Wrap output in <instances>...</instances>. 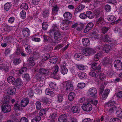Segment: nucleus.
<instances>
[{"mask_svg":"<svg viewBox=\"0 0 122 122\" xmlns=\"http://www.w3.org/2000/svg\"><path fill=\"white\" fill-rule=\"evenodd\" d=\"M78 76L81 78H82L86 77V73L84 72H80L78 75Z\"/></svg>","mask_w":122,"mask_h":122,"instance_id":"62","label":"nucleus"},{"mask_svg":"<svg viewBox=\"0 0 122 122\" xmlns=\"http://www.w3.org/2000/svg\"><path fill=\"white\" fill-rule=\"evenodd\" d=\"M49 86L51 88L54 89L56 90V89L57 88L56 84L54 82H52L50 83L49 84Z\"/></svg>","mask_w":122,"mask_h":122,"instance_id":"55","label":"nucleus"},{"mask_svg":"<svg viewBox=\"0 0 122 122\" xmlns=\"http://www.w3.org/2000/svg\"><path fill=\"white\" fill-rule=\"evenodd\" d=\"M110 61V59L109 58L106 57L104 58L102 60V64L103 66H107L108 64Z\"/></svg>","mask_w":122,"mask_h":122,"instance_id":"25","label":"nucleus"},{"mask_svg":"<svg viewBox=\"0 0 122 122\" xmlns=\"http://www.w3.org/2000/svg\"><path fill=\"white\" fill-rule=\"evenodd\" d=\"M94 13L96 16L97 19H98L97 18L102 16V14L100 13L99 11L98 10H95Z\"/></svg>","mask_w":122,"mask_h":122,"instance_id":"50","label":"nucleus"},{"mask_svg":"<svg viewBox=\"0 0 122 122\" xmlns=\"http://www.w3.org/2000/svg\"><path fill=\"white\" fill-rule=\"evenodd\" d=\"M75 96V93L73 92H71L69 94L68 99L70 101H72L74 99Z\"/></svg>","mask_w":122,"mask_h":122,"instance_id":"34","label":"nucleus"},{"mask_svg":"<svg viewBox=\"0 0 122 122\" xmlns=\"http://www.w3.org/2000/svg\"><path fill=\"white\" fill-rule=\"evenodd\" d=\"M98 72L97 71L93 70H91L89 72L90 75L94 77H97L99 75Z\"/></svg>","mask_w":122,"mask_h":122,"instance_id":"16","label":"nucleus"},{"mask_svg":"<svg viewBox=\"0 0 122 122\" xmlns=\"http://www.w3.org/2000/svg\"><path fill=\"white\" fill-rule=\"evenodd\" d=\"M67 118V116L65 114H62L59 117L58 120L60 122L63 121Z\"/></svg>","mask_w":122,"mask_h":122,"instance_id":"35","label":"nucleus"},{"mask_svg":"<svg viewBox=\"0 0 122 122\" xmlns=\"http://www.w3.org/2000/svg\"><path fill=\"white\" fill-rule=\"evenodd\" d=\"M14 83L16 86H19L22 84L23 82L21 79L18 78L15 80Z\"/></svg>","mask_w":122,"mask_h":122,"instance_id":"37","label":"nucleus"},{"mask_svg":"<svg viewBox=\"0 0 122 122\" xmlns=\"http://www.w3.org/2000/svg\"><path fill=\"white\" fill-rule=\"evenodd\" d=\"M98 33L95 31H93L90 34V36H92V37H94L96 38H97V37L98 36Z\"/></svg>","mask_w":122,"mask_h":122,"instance_id":"57","label":"nucleus"},{"mask_svg":"<svg viewBox=\"0 0 122 122\" xmlns=\"http://www.w3.org/2000/svg\"><path fill=\"white\" fill-rule=\"evenodd\" d=\"M82 44L85 46H89L90 45V41L88 38H84L82 40Z\"/></svg>","mask_w":122,"mask_h":122,"instance_id":"20","label":"nucleus"},{"mask_svg":"<svg viewBox=\"0 0 122 122\" xmlns=\"http://www.w3.org/2000/svg\"><path fill=\"white\" fill-rule=\"evenodd\" d=\"M100 38L104 42H109L111 41L110 37L107 35H102Z\"/></svg>","mask_w":122,"mask_h":122,"instance_id":"14","label":"nucleus"},{"mask_svg":"<svg viewBox=\"0 0 122 122\" xmlns=\"http://www.w3.org/2000/svg\"><path fill=\"white\" fill-rule=\"evenodd\" d=\"M15 80L13 76H10L7 78V81L8 82L10 83H12Z\"/></svg>","mask_w":122,"mask_h":122,"instance_id":"44","label":"nucleus"},{"mask_svg":"<svg viewBox=\"0 0 122 122\" xmlns=\"http://www.w3.org/2000/svg\"><path fill=\"white\" fill-rule=\"evenodd\" d=\"M115 103V102L114 101H110L106 104V107H107L113 106Z\"/></svg>","mask_w":122,"mask_h":122,"instance_id":"39","label":"nucleus"},{"mask_svg":"<svg viewBox=\"0 0 122 122\" xmlns=\"http://www.w3.org/2000/svg\"><path fill=\"white\" fill-rule=\"evenodd\" d=\"M71 23V22L68 20H63L62 24L63 26L61 27L62 29L63 30H66L68 28V25ZM61 27H62L61 26Z\"/></svg>","mask_w":122,"mask_h":122,"instance_id":"7","label":"nucleus"},{"mask_svg":"<svg viewBox=\"0 0 122 122\" xmlns=\"http://www.w3.org/2000/svg\"><path fill=\"white\" fill-rule=\"evenodd\" d=\"M21 60L19 58H15L13 60L14 64L16 65L19 64L21 61Z\"/></svg>","mask_w":122,"mask_h":122,"instance_id":"45","label":"nucleus"},{"mask_svg":"<svg viewBox=\"0 0 122 122\" xmlns=\"http://www.w3.org/2000/svg\"><path fill=\"white\" fill-rule=\"evenodd\" d=\"M83 55L85 56H89L94 54L95 52L94 49L92 48H86L83 49L82 51Z\"/></svg>","mask_w":122,"mask_h":122,"instance_id":"1","label":"nucleus"},{"mask_svg":"<svg viewBox=\"0 0 122 122\" xmlns=\"http://www.w3.org/2000/svg\"><path fill=\"white\" fill-rule=\"evenodd\" d=\"M108 30V28L107 27H103L102 28L101 30V35H103V34H105L106 33Z\"/></svg>","mask_w":122,"mask_h":122,"instance_id":"52","label":"nucleus"},{"mask_svg":"<svg viewBox=\"0 0 122 122\" xmlns=\"http://www.w3.org/2000/svg\"><path fill=\"white\" fill-rule=\"evenodd\" d=\"M98 19H97V23L99 24V23H102L103 19V16H102H102L100 17H99L98 18H97Z\"/></svg>","mask_w":122,"mask_h":122,"instance_id":"61","label":"nucleus"},{"mask_svg":"<svg viewBox=\"0 0 122 122\" xmlns=\"http://www.w3.org/2000/svg\"><path fill=\"white\" fill-rule=\"evenodd\" d=\"M29 102L28 99L27 98L23 99L21 101L20 105L21 107H25L28 104Z\"/></svg>","mask_w":122,"mask_h":122,"instance_id":"17","label":"nucleus"},{"mask_svg":"<svg viewBox=\"0 0 122 122\" xmlns=\"http://www.w3.org/2000/svg\"><path fill=\"white\" fill-rule=\"evenodd\" d=\"M59 9V7L57 5L53 6L52 9L51 14L52 15H55L57 14V12Z\"/></svg>","mask_w":122,"mask_h":122,"instance_id":"22","label":"nucleus"},{"mask_svg":"<svg viewBox=\"0 0 122 122\" xmlns=\"http://www.w3.org/2000/svg\"><path fill=\"white\" fill-rule=\"evenodd\" d=\"M86 17H87L90 19H92L94 18V15L92 11H87L86 13Z\"/></svg>","mask_w":122,"mask_h":122,"instance_id":"27","label":"nucleus"},{"mask_svg":"<svg viewBox=\"0 0 122 122\" xmlns=\"http://www.w3.org/2000/svg\"><path fill=\"white\" fill-rule=\"evenodd\" d=\"M46 111L44 109H42L40 110L39 114L40 116H42L46 114Z\"/></svg>","mask_w":122,"mask_h":122,"instance_id":"63","label":"nucleus"},{"mask_svg":"<svg viewBox=\"0 0 122 122\" xmlns=\"http://www.w3.org/2000/svg\"><path fill=\"white\" fill-rule=\"evenodd\" d=\"M111 48V46L109 45L106 44L103 47V50L106 53L108 52Z\"/></svg>","mask_w":122,"mask_h":122,"instance_id":"41","label":"nucleus"},{"mask_svg":"<svg viewBox=\"0 0 122 122\" xmlns=\"http://www.w3.org/2000/svg\"><path fill=\"white\" fill-rule=\"evenodd\" d=\"M40 101L46 104L50 103L51 102V100L46 97H44L41 99Z\"/></svg>","mask_w":122,"mask_h":122,"instance_id":"33","label":"nucleus"},{"mask_svg":"<svg viewBox=\"0 0 122 122\" xmlns=\"http://www.w3.org/2000/svg\"><path fill=\"white\" fill-rule=\"evenodd\" d=\"M22 107H21L19 104L15 103L14 106V109L17 110H22Z\"/></svg>","mask_w":122,"mask_h":122,"instance_id":"42","label":"nucleus"},{"mask_svg":"<svg viewBox=\"0 0 122 122\" xmlns=\"http://www.w3.org/2000/svg\"><path fill=\"white\" fill-rule=\"evenodd\" d=\"M102 55L101 53H98L96 54L94 57V59L96 61H98Z\"/></svg>","mask_w":122,"mask_h":122,"instance_id":"48","label":"nucleus"},{"mask_svg":"<svg viewBox=\"0 0 122 122\" xmlns=\"http://www.w3.org/2000/svg\"><path fill=\"white\" fill-rule=\"evenodd\" d=\"M110 91V90L108 89H106L104 91L102 97V98L103 100L107 98L109 93Z\"/></svg>","mask_w":122,"mask_h":122,"instance_id":"23","label":"nucleus"},{"mask_svg":"<svg viewBox=\"0 0 122 122\" xmlns=\"http://www.w3.org/2000/svg\"><path fill=\"white\" fill-rule=\"evenodd\" d=\"M76 66L79 70H84L86 69L87 66L82 64L76 65Z\"/></svg>","mask_w":122,"mask_h":122,"instance_id":"32","label":"nucleus"},{"mask_svg":"<svg viewBox=\"0 0 122 122\" xmlns=\"http://www.w3.org/2000/svg\"><path fill=\"white\" fill-rule=\"evenodd\" d=\"M27 68L25 67H23L21 69L18 71L19 74L20 75L23 74L26 71Z\"/></svg>","mask_w":122,"mask_h":122,"instance_id":"47","label":"nucleus"},{"mask_svg":"<svg viewBox=\"0 0 122 122\" xmlns=\"http://www.w3.org/2000/svg\"><path fill=\"white\" fill-rule=\"evenodd\" d=\"M22 77L24 79L26 80L27 82L30 80V78L29 74L28 73H25L22 75Z\"/></svg>","mask_w":122,"mask_h":122,"instance_id":"36","label":"nucleus"},{"mask_svg":"<svg viewBox=\"0 0 122 122\" xmlns=\"http://www.w3.org/2000/svg\"><path fill=\"white\" fill-rule=\"evenodd\" d=\"M116 113L117 117H122V110H117Z\"/></svg>","mask_w":122,"mask_h":122,"instance_id":"56","label":"nucleus"},{"mask_svg":"<svg viewBox=\"0 0 122 122\" xmlns=\"http://www.w3.org/2000/svg\"><path fill=\"white\" fill-rule=\"evenodd\" d=\"M114 66L116 69H118L117 70L122 69V63L121 61L118 60L114 61Z\"/></svg>","mask_w":122,"mask_h":122,"instance_id":"2","label":"nucleus"},{"mask_svg":"<svg viewBox=\"0 0 122 122\" xmlns=\"http://www.w3.org/2000/svg\"><path fill=\"white\" fill-rule=\"evenodd\" d=\"M92 68L94 70H96L98 72H101L102 71L101 67L100 65H98L96 61L94 62L92 65Z\"/></svg>","mask_w":122,"mask_h":122,"instance_id":"5","label":"nucleus"},{"mask_svg":"<svg viewBox=\"0 0 122 122\" xmlns=\"http://www.w3.org/2000/svg\"><path fill=\"white\" fill-rule=\"evenodd\" d=\"M50 57V55L48 54H44L43 56L42 60L43 61H45L47 60Z\"/></svg>","mask_w":122,"mask_h":122,"instance_id":"59","label":"nucleus"},{"mask_svg":"<svg viewBox=\"0 0 122 122\" xmlns=\"http://www.w3.org/2000/svg\"><path fill=\"white\" fill-rule=\"evenodd\" d=\"M55 110H53L52 112H51L50 117L51 118V119H55L57 117V110L55 109Z\"/></svg>","mask_w":122,"mask_h":122,"instance_id":"29","label":"nucleus"},{"mask_svg":"<svg viewBox=\"0 0 122 122\" xmlns=\"http://www.w3.org/2000/svg\"><path fill=\"white\" fill-rule=\"evenodd\" d=\"M59 26L56 24H53L52 28L50 30V33H53L59 31Z\"/></svg>","mask_w":122,"mask_h":122,"instance_id":"10","label":"nucleus"},{"mask_svg":"<svg viewBox=\"0 0 122 122\" xmlns=\"http://www.w3.org/2000/svg\"><path fill=\"white\" fill-rule=\"evenodd\" d=\"M16 88L14 86H11L8 88L7 93L9 95H13L15 94Z\"/></svg>","mask_w":122,"mask_h":122,"instance_id":"12","label":"nucleus"},{"mask_svg":"<svg viewBox=\"0 0 122 122\" xmlns=\"http://www.w3.org/2000/svg\"><path fill=\"white\" fill-rule=\"evenodd\" d=\"M64 18L67 20H70L72 17V14L69 12H67L64 13L63 15Z\"/></svg>","mask_w":122,"mask_h":122,"instance_id":"19","label":"nucleus"},{"mask_svg":"<svg viewBox=\"0 0 122 122\" xmlns=\"http://www.w3.org/2000/svg\"><path fill=\"white\" fill-rule=\"evenodd\" d=\"M1 66L2 68L1 70H2V69H3L5 72L7 73V72H8L9 71V67L8 66H3V65H1Z\"/></svg>","mask_w":122,"mask_h":122,"instance_id":"60","label":"nucleus"},{"mask_svg":"<svg viewBox=\"0 0 122 122\" xmlns=\"http://www.w3.org/2000/svg\"><path fill=\"white\" fill-rule=\"evenodd\" d=\"M107 19L108 20L111 22H112V23L117 24V20L115 21L116 20L115 17L113 15L108 16L107 17Z\"/></svg>","mask_w":122,"mask_h":122,"instance_id":"18","label":"nucleus"},{"mask_svg":"<svg viewBox=\"0 0 122 122\" xmlns=\"http://www.w3.org/2000/svg\"><path fill=\"white\" fill-rule=\"evenodd\" d=\"M22 34L23 36L25 37L29 36L30 35V31L29 29L27 28H24L22 29Z\"/></svg>","mask_w":122,"mask_h":122,"instance_id":"8","label":"nucleus"},{"mask_svg":"<svg viewBox=\"0 0 122 122\" xmlns=\"http://www.w3.org/2000/svg\"><path fill=\"white\" fill-rule=\"evenodd\" d=\"M72 111L74 113H78L80 111V108L77 106H73L72 108Z\"/></svg>","mask_w":122,"mask_h":122,"instance_id":"38","label":"nucleus"},{"mask_svg":"<svg viewBox=\"0 0 122 122\" xmlns=\"http://www.w3.org/2000/svg\"><path fill=\"white\" fill-rule=\"evenodd\" d=\"M49 11L48 10H45L43 11L42 13V16L44 18H47L49 15Z\"/></svg>","mask_w":122,"mask_h":122,"instance_id":"40","label":"nucleus"},{"mask_svg":"<svg viewBox=\"0 0 122 122\" xmlns=\"http://www.w3.org/2000/svg\"><path fill=\"white\" fill-rule=\"evenodd\" d=\"M50 71L49 70L41 68L39 70L38 72L40 74L47 75L49 74Z\"/></svg>","mask_w":122,"mask_h":122,"instance_id":"13","label":"nucleus"},{"mask_svg":"<svg viewBox=\"0 0 122 122\" xmlns=\"http://www.w3.org/2000/svg\"><path fill=\"white\" fill-rule=\"evenodd\" d=\"M27 62L28 64L31 66H34L35 64V61L34 60L33 57H30L27 60Z\"/></svg>","mask_w":122,"mask_h":122,"instance_id":"24","label":"nucleus"},{"mask_svg":"<svg viewBox=\"0 0 122 122\" xmlns=\"http://www.w3.org/2000/svg\"><path fill=\"white\" fill-rule=\"evenodd\" d=\"M2 109L3 112L6 113L10 112L11 110V108L10 105L8 104H6L2 105Z\"/></svg>","mask_w":122,"mask_h":122,"instance_id":"4","label":"nucleus"},{"mask_svg":"<svg viewBox=\"0 0 122 122\" xmlns=\"http://www.w3.org/2000/svg\"><path fill=\"white\" fill-rule=\"evenodd\" d=\"M66 91L67 92L73 90V84L71 81H70L66 82Z\"/></svg>","mask_w":122,"mask_h":122,"instance_id":"3","label":"nucleus"},{"mask_svg":"<svg viewBox=\"0 0 122 122\" xmlns=\"http://www.w3.org/2000/svg\"><path fill=\"white\" fill-rule=\"evenodd\" d=\"M85 86V84L84 83H78L77 87L79 88H83Z\"/></svg>","mask_w":122,"mask_h":122,"instance_id":"64","label":"nucleus"},{"mask_svg":"<svg viewBox=\"0 0 122 122\" xmlns=\"http://www.w3.org/2000/svg\"><path fill=\"white\" fill-rule=\"evenodd\" d=\"M4 40L5 41L8 43H10L13 40V38L12 37H7Z\"/></svg>","mask_w":122,"mask_h":122,"instance_id":"46","label":"nucleus"},{"mask_svg":"<svg viewBox=\"0 0 122 122\" xmlns=\"http://www.w3.org/2000/svg\"><path fill=\"white\" fill-rule=\"evenodd\" d=\"M48 26L47 23L46 22H43L42 24V28L44 30L47 29Z\"/></svg>","mask_w":122,"mask_h":122,"instance_id":"51","label":"nucleus"},{"mask_svg":"<svg viewBox=\"0 0 122 122\" xmlns=\"http://www.w3.org/2000/svg\"><path fill=\"white\" fill-rule=\"evenodd\" d=\"M10 98V97L8 96H4L2 98L1 102L3 104H7L9 102Z\"/></svg>","mask_w":122,"mask_h":122,"instance_id":"21","label":"nucleus"},{"mask_svg":"<svg viewBox=\"0 0 122 122\" xmlns=\"http://www.w3.org/2000/svg\"><path fill=\"white\" fill-rule=\"evenodd\" d=\"M57 60V57L55 56H54L51 57L49 60V62L51 63L54 64L56 62Z\"/></svg>","mask_w":122,"mask_h":122,"instance_id":"31","label":"nucleus"},{"mask_svg":"<svg viewBox=\"0 0 122 122\" xmlns=\"http://www.w3.org/2000/svg\"><path fill=\"white\" fill-rule=\"evenodd\" d=\"M20 8L22 9L27 10L28 8V6L27 4L23 3L21 4L20 6Z\"/></svg>","mask_w":122,"mask_h":122,"instance_id":"49","label":"nucleus"},{"mask_svg":"<svg viewBox=\"0 0 122 122\" xmlns=\"http://www.w3.org/2000/svg\"><path fill=\"white\" fill-rule=\"evenodd\" d=\"M45 111H46V113L47 112H48L50 113L51 112H52L53 111H54L53 110H55V109L52 107H47L46 108L44 109Z\"/></svg>","mask_w":122,"mask_h":122,"instance_id":"58","label":"nucleus"},{"mask_svg":"<svg viewBox=\"0 0 122 122\" xmlns=\"http://www.w3.org/2000/svg\"><path fill=\"white\" fill-rule=\"evenodd\" d=\"M45 92L46 94L50 95L51 97H53L55 95L54 92L49 88H47L46 89Z\"/></svg>","mask_w":122,"mask_h":122,"instance_id":"26","label":"nucleus"},{"mask_svg":"<svg viewBox=\"0 0 122 122\" xmlns=\"http://www.w3.org/2000/svg\"><path fill=\"white\" fill-rule=\"evenodd\" d=\"M85 6L84 5L81 4L79 5V6L76 9L75 13L76 14L78 12L81 11L85 8Z\"/></svg>","mask_w":122,"mask_h":122,"instance_id":"28","label":"nucleus"},{"mask_svg":"<svg viewBox=\"0 0 122 122\" xmlns=\"http://www.w3.org/2000/svg\"><path fill=\"white\" fill-rule=\"evenodd\" d=\"M82 108L85 111H90L92 108V105L90 103L83 104L81 106Z\"/></svg>","mask_w":122,"mask_h":122,"instance_id":"6","label":"nucleus"},{"mask_svg":"<svg viewBox=\"0 0 122 122\" xmlns=\"http://www.w3.org/2000/svg\"><path fill=\"white\" fill-rule=\"evenodd\" d=\"M74 57L77 60H79L81 59L82 58V56L81 54L77 53L75 54L74 55Z\"/></svg>","mask_w":122,"mask_h":122,"instance_id":"43","label":"nucleus"},{"mask_svg":"<svg viewBox=\"0 0 122 122\" xmlns=\"http://www.w3.org/2000/svg\"><path fill=\"white\" fill-rule=\"evenodd\" d=\"M54 34V38L57 41H60L62 40V36L61 34L59 31L53 33Z\"/></svg>","mask_w":122,"mask_h":122,"instance_id":"11","label":"nucleus"},{"mask_svg":"<svg viewBox=\"0 0 122 122\" xmlns=\"http://www.w3.org/2000/svg\"><path fill=\"white\" fill-rule=\"evenodd\" d=\"M21 51L20 49V47L18 46H16V49L15 51L16 55H20L21 53Z\"/></svg>","mask_w":122,"mask_h":122,"instance_id":"54","label":"nucleus"},{"mask_svg":"<svg viewBox=\"0 0 122 122\" xmlns=\"http://www.w3.org/2000/svg\"><path fill=\"white\" fill-rule=\"evenodd\" d=\"M11 5H12L10 2H8L6 3L4 6L5 10L6 11L9 10L11 8Z\"/></svg>","mask_w":122,"mask_h":122,"instance_id":"30","label":"nucleus"},{"mask_svg":"<svg viewBox=\"0 0 122 122\" xmlns=\"http://www.w3.org/2000/svg\"><path fill=\"white\" fill-rule=\"evenodd\" d=\"M35 105L36 109L38 110H40L41 108V103L39 101H36L35 103Z\"/></svg>","mask_w":122,"mask_h":122,"instance_id":"53","label":"nucleus"},{"mask_svg":"<svg viewBox=\"0 0 122 122\" xmlns=\"http://www.w3.org/2000/svg\"><path fill=\"white\" fill-rule=\"evenodd\" d=\"M88 93L91 97L95 96L97 93V89L95 88L92 87L89 89Z\"/></svg>","mask_w":122,"mask_h":122,"instance_id":"9","label":"nucleus"},{"mask_svg":"<svg viewBox=\"0 0 122 122\" xmlns=\"http://www.w3.org/2000/svg\"><path fill=\"white\" fill-rule=\"evenodd\" d=\"M65 65V64H63L61 66V72L63 75L66 74L68 72V69L66 68Z\"/></svg>","mask_w":122,"mask_h":122,"instance_id":"15","label":"nucleus"}]
</instances>
